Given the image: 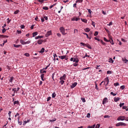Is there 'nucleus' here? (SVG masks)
I'll list each match as a JSON object with an SVG mask.
<instances>
[{"instance_id": "1", "label": "nucleus", "mask_w": 128, "mask_h": 128, "mask_svg": "<svg viewBox=\"0 0 128 128\" xmlns=\"http://www.w3.org/2000/svg\"><path fill=\"white\" fill-rule=\"evenodd\" d=\"M60 29L62 34L65 35L67 34V33L65 32V29L63 27H60Z\"/></svg>"}, {"instance_id": "2", "label": "nucleus", "mask_w": 128, "mask_h": 128, "mask_svg": "<svg viewBox=\"0 0 128 128\" xmlns=\"http://www.w3.org/2000/svg\"><path fill=\"white\" fill-rule=\"evenodd\" d=\"M73 62H75L76 63H78L79 62V60L77 56H75L74 58Z\"/></svg>"}, {"instance_id": "3", "label": "nucleus", "mask_w": 128, "mask_h": 128, "mask_svg": "<svg viewBox=\"0 0 128 128\" xmlns=\"http://www.w3.org/2000/svg\"><path fill=\"white\" fill-rule=\"evenodd\" d=\"M126 124L122 122H119L116 124V126H126Z\"/></svg>"}, {"instance_id": "4", "label": "nucleus", "mask_w": 128, "mask_h": 128, "mask_svg": "<svg viewBox=\"0 0 128 128\" xmlns=\"http://www.w3.org/2000/svg\"><path fill=\"white\" fill-rule=\"evenodd\" d=\"M80 19V18H78V17H77L76 16H74L71 19V20L73 21H77L78 20H79Z\"/></svg>"}, {"instance_id": "5", "label": "nucleus", "mask_w": 128, "mask_h": 128, "mask_svg": "<svg viewBox=\"0 0 128 128\" xmlns=\"http://www.w3.org/2000/svg\"><path fill=\"white\" fill-rule=\"evenodd\" d=\"M125 117L124 116H119L117 119L118 120H124V118Z\"/></svg>"}, {"instance_id": "6", "label": "nucleus", "mask_w": 128, "mask_h": 128, "mask_svg": "<svg viewBox=\"0 0 128 128\" xmlns=\"http://www.w3.org/2000/svg\"><path fill=\"white\" fill-rule=\"evenodd\" d=\"M105 30L108 34V36L110 39L112 40V37L110 34L109 31L107 29H105Z\"/></svg>"}, {"instance_id": "7", "label": "nucleus", "mask_w": 128, "mask_h": 128, "mask_svg": "<svg viewBox=\"0 0 128 128\" xmlns=\"http://www.w3.org/2000/svg\"><path fill=\"white\" fill-rule=\"evenodd\" d=\"M52 34V32L51 30H50L48 31L46 34L45 36L46 37H48L49 36Z\"/></svg>"}, {"instance_id": "8", "label": "nucleus", "mask_w": 128, "mask_h": 128, "mask_svg": "<svg viewBox=\"0 0 128 128\" xmlns=\"http://www.w3.org/2000/svg\"><path fill=\"white\" fill-rule=\"evenodd\" d=\"M66 75L65 74H64L63 76H61L60 78V80H65L66 79Z\"/></svg>"}, {"instance_id": "9", "label": "nucleus", "mask_w": 128, "mask_h": 128, "mask_svg": "<svg viewBox=\"0 0 128 128\" xmlns=\"http://www.w3.org/2000/svg\"><path fill=\"white\" fill-rule=\"evenodd\" d=\"M108 99L106 98H104L102 100V104H104L107 102Z\"/></svg>"}, {"instance_id": "10", "label": "nucleus", "mask_w": 128, "mask_h": 128, "mask_svg": "<svg viewBox=\"0 0 128 128\" xmlns=\"http://www.w3.org/2000/svg\"><path fill=\"white\" fill-rule=\"evenodd\" d=\"M77 83L76 82H75L72 84L71 86L70 87L71 88H74L77 85Z\"/></svg>"}, {"instance_id": "11", "label": "nucleus", "mask_w": 128, "mask_h": 128, "mask_svg": "<svg viewBox=\"0 0 128 128\" xmlns=\"http://www.w3.org/2000/svg\"><path fill=\"white\" fill-rule=\"evenodd\" d=\"M104 81V83H106V84H108L109 82V80L108 78H106L105 79Z\"/></svg>"}, {"instance_id": "12", "label": "nucleus", "mask_w": 128, "mask_h": 128, "mask_svg": "<svg viewBox=\"0 0 128 128\" xmlns=\"http://www.w3.org/2000/svg\"><path fill=\"white\" fill-rule=\"evenodd\" d=\"M19 89L20 88H18L17 89L16 88H14L12 89V91L14 92V93H15L16 92H17L19 90Z\"/></svg>"}, {"instance_id": "13", "label": "nucleus", "mask_w": 128, "mask_h": 128, "mask_svg": "<svg viewBox=\"0 0 128 128\" xmlns=\"http://www.w3.org/2000/svg\"><path fill=\"white\" fill-rule=\"evenodd\" d=\"M104 40L106 42H110L111 44H112L111 41V40H112V39L111 40L110 39V40H108L106 39V38L104 37Z\"/></svg>"}, {"instance_id": "14", "label": "nucleus", "mask_w": 128, "mask_h": 128, "mask_svg": "<svg viewBox=\"0 0 128 128\" xmlns=\"http://www.w3.org/2000/svg\"><path fill=\"white\" fill-rule=\"evenodd\" d=\"M43 40H38V44H40L42 43V42H43Z\"/></svg>"}, {"instance_id": "15", "label": "nucleus", "mask_w": 128, "mask_h": 128, "mask_svg": "<svg viewBox=\"0 0 128 128\" xmlns=\"http://www.w3.org/2000/svg\"><path fill=\"white\" fill-rule=\"evenodd\" d=\"M86 46L88 48L91 49L92 47L91 46L88 44H86Z\"/></svg>"}, {"instance_id": "16", "label": "nucleus", "mask_w": 128, "mask_h": 128, "mask_svg": "<svg viewBox=\"0 0 128 128\" xmlns=\"http://www.w3.org/2000/svg\"><path fill=\"white\" fill-rule=\"evenodd\" d=\"M44 74H42L41 75V78L42 80V81H44L45 79V78L44 79Z\"/></svg>"}, {"instance_id": "17", "label": "nucleus", "mask_w": 128, "mask_h": 128, "mask_svg": "<svg viewBox=\"0 0 128 128\" xmlns=\"http://www.w3.org/2000/svg\"><path fill=\"white\" fill-rule=\"evenodd\" d=\"M66 57V56H59V58H60L61 59H63L65 58Z\"/></svg>"}, {"instance_id": "18", "label": "nucleus", "mask_w": 128, "mask_h": 128, "mask_svg": "<svg viewBox=\"0 0 128 128\" xmlns=\"http://www.w3.org/2000/svg\"><path fill=\"white\" fill-rule=\"evenodd\" d=\"M84 30L86 32H88L90 31V30L89 28H86L84 29Z\"/></svg>"}, {"instance_id": "19", "label": "nucleus", "mask_w": 128, "mask_h": 128, "mask_svg": "<svg viewBox=\"0 0 128 128\" xmlns=\"http://www.w3.org/2000/svg\"><path fill=\"white\" fill-rule=\"evenodd\" d=\"M120 98H114V101L115 102H117L118 100H119Z\"/></svg>"}, {"instance_id": "20", "label": "nucleus", "mask_w": 128, "mask_h": 128, "mask_svg": "<svg viewBox=\"0 0 128 128\" xmlns=\"http://www.w3.org/2000/svg\"><path fill=\"white\" fill-rule=\"evenodd\" d=\"M82 34L84 35H86V37L88 38H89L90 40L91 39V37H88V36L87 34L85 33H84V32H83L82 33Z\"/></svg>"}, {"instance_id": "21", "label": "nucleus", "mask_w": 128, "mask_h": 128, "mask_svg": "<svg viewBox=\"0 0 128 128\" xmlns=\"http://www.w3.org/2000/svg\"><path fill=\"white\" fill-rule=\"evenodd\" d=\"M43 70V68L42 70H40V72L41 73H46V70Z\"/></svg>"}, {"instance_id": "22", "label": "nucleus", "mask_w": 128, "mask_h": 128, "mask_svg": "<svg viewBox=\"0 0 128 128\" xmlns=\"http://www.w3.org/2000/svg\"><path fill=\"white\" fill-rule=\"evenodd\" d=\"M42 38V36H36L35 37V38L36 39H37L39 38Z\"/></svg>"}, {"instance_id": "23", "label": "nucleus", "mask_w": 128, "mask_h": 128, "mask_svg": "<svg viewBox=\"0 0 128 128\" xmlns=\"http://www.w3.org/2000/svg\"><path fill=\"white\" fill-rule=\"evenodd\" d=\"M32 36L33 37H34L36 35H37L38 34V32H34L32 33Z\"/></svg>"}, {"instance_id": "24", "label": "nucleus", "mask_w": 128, "mask_h": 128, "mask_svg": "<svg viewBox=\"0 0 128 128\" xmlns=\"http://www.w3.org/2000/svg\"><path fill=\"white\" fill-rule=\"evenodd\" d=\"M19 104V102L18 101H15L14 102V105H15L16 104Z\"/></svg>"}, {"instance_id": "25", "label": "nucleus", "mask_w": 128, "mask_h": 128, "mask_svg": "<svg viewBox=\"0 0 128 128\" xmlns=\"http://www.w3.org/2000/svg\"><path fill=\"white\" fill-rule=\"evenodd\" d=\"M95 126V124H94L93 126H88L87 128H94Z\"/></svg>"}, {"instance_id": "26", "label": "nucleus", "mask_w": 128, "mask_h": 128, "mask_svg": "<svg viewBox=\"0 0 128 128\" xmlns=\"http://www.w3.org/2000/svg\"><path fill=\"white\" fill-rule=\"evenodd\" d=\"M44 48H42L41 50L39 51L40 53H43L44 52Z\"/></svg>"}, {"instance_id": "27", "label": "nucleus", "mask_w": 128, "mask_h": 128, "mask_svg": "<svg viewBox=\"0 0 128 128\" xmlns=\"http://www.w3.org/2000/svg\"><path fill=\"white\" fill-rule=\"evenodd\" d=\"M81 20L82 21L84 22L85 23H86L87 20L85 19H83L82 18H81Z\"/></svg>"}, {"instance_id": "28", "label": "nucleus", "mask_w": 128, "mask_h": 128, "mask_svg": "<svg viewBox=\"0 0 128 128\" xmlns=\"http://www.w3.org/2000/svg\"><path fill=\"white\" fill-rule=\"evenodd\" d=\"M64 82V81L63 80H60L59 82V83L61 85H62Z\"/></svg>"}, {"instance_id": "29", "label": "nucleus", "mask_w": 128, "mask_h": 128, "mask_svg": "<svg viewBox=\"0 0 128 128\" xmlns=\"http://www.w3.org/2000/svg\"><path fill=\"white\" fill-rule=\"evenodd\" d=\"M20 42L22 44H24L25 42H24L22 40H20Z\"/></svg>"}, {"instance_id": "30", "label": "nucleus", "mask_w": 128, "mask_h": 128, "mask_svg": "<svg viewBox=\"0 0 128 128\" xmlns=\"http://www.w3.org/2000/svg\"><path fill=\"white\" fill-rule=\"evenodd\" d=\"M14 79V77L13 76H12L10 78V79L9 80L10 82H12L13 81V80Z\"/></svg>"}, {"instance_id": "31", "label": "nucleus", "mask_w": 128, "mask_h": 128, "mask_svg": "<svg viewBox=\"0 0 128 128\" xmlns=\"http://www.w3.org/2000/svg\"><path fill=\"white\" fill-rule=\"evenodd\" d=\"M122 60L124 62V63H126L127 62H128V60L126 59H125L124 60V59L122 58Z\"/></svg>"}, {"instance_id": "32", "label": "nucleus", "mask_w": 128, "mask_h": 128, "mask_svg": "<svg viewBox=\"0 0 128 128\" xmlns=\"http://www.w3.org/2000/svg\"><path fill=\"white\" fill-rule=\"evenodd\" d=\"M56 120V119L55 118H54L52 120H50L49 121L50 122H54Z\"/></svg>"}, {"instance_id": "33", "label": "nucleus", "mask_w": 128, "mask_h": 128, "mask_svg": "<svg viewBox=\"0 0 128 128\" xmlns=\"http://www.w3.org/2000/svg\"><path fill=\"white\" fill-rule=\"evenodd\" d=\"M16 48H18L20 46V45H16L15 44H14L13 45Z\"/></svg>"}, {"instance_id": "34", "label": "nucleus", "mask_w": 128, "mask_h": 128, "mask_svg": "<svg viewBox=\"0 0 128 128\" xmlns=\"http://www.w3.org/2000/svg\"><path fill=\"white\" fill-rule=\"evenodd\" d=\"M56 96V94L55 93V92H54L52 94V98H54Z\"/></svg>"}, {"instance_id": "35", "label": "nucleus", "mask_w": 128, "mask_h": 128, "mask_svg": "<svg viewBox=\"0 0 128 128\" xmlns=\"http://www.w3.org/2000/svg\"><path fill=\"white\" fill-rule=\"evenodd\" d=\"M7 42V40H5L4 41V42L3 43V45L2 46V44H0V45L1 46H3L4 45V44L6 43Z\"/></svg>"}, {"instance_id": "36", "label": "nucleus", "mask_w": 128, "mask_h": 128, "mask_svg": "<svg viewBox=\"0 0 128 128\" xmlns=\"http://www.w3.org/2000/svg\"><path fill=\"white\" fill-rule=\"evenodd\" d=\"M81 46H86V44H85L83 42H81L80 43Z\"/></svg>"}, {"instance_id": "37", "label": "nucleus", "mask_w": 128, "mask_h": 128, "mask_svg": "<svg viewBox=\"0 0 128 128\" xmlns=\"http://www.w3.org/2000/svg\"><path fill=\"white\" fill-rule=\"evenodd\" d=\"M42 8L45 10H47L48 9V8L46 6H44Z\"/></svg>"}, {"instance_id": "38", "label": "nucleus", "mask_w": 128, "mask_h": 128, "mask_svg": "<svg viewBox=\"0 0 128 128\" xmlns=\"http://www.w3.org/2000/svg\"><path fill=\"white\" fill-rule=\"evenodd\" d=\"M119 85V84L118 82H116V83H114V86H118Z\"/></svg>"}, {"instance_id": "39", "label": "nucleus", "mask_w": 128, "mask_h": 128, "mask_svg": "<svg viewBox=\"0 0 128 128\" xmlns=\"http://www.w3.org/2000/svg\"><path fill=\"white\" fill-rule=\"evenodd\" d=\"M24 55L28 57L29 56L30 54H29L28 53H25L24 54Z\"/></svg>"}, {"instance_id": "40", "label": "nucleus", "mask_w": 128, "mask_h": 128, "mask_svg": "<svg viewBox=\"0 0 128 128\" xmlns=\"http://www.w3.org/2000/svg\"><path fill=\"white\" fill-rule=\"evenodd\" d=\"M18 124H19L20 125H21L22 124V122L19 121V119L18 118Z\"/></svg>"}, {"instance_id": "41", "label": "nucleus", "mask_w": 128, "mask_h": 128, "mask_svg": "<svg viewBox=\"0 0 128 128\" xmlns=\"http://www.w3.org/2000/svg\"><path fill=\"white\" fill-rule=\"evenodd\" d=\"M125 88V86L124 85H123L121 86L120 87V89H121L122 90H123L124 88Z\"/></svg>"}, {"instance_id": "42", "label": "nucleus", "mask_w": 128, "mask_h": 128, "mask_svg": "<svg viewBox=\"0 0 128 128\" xmlns=\"http://www.w3.org/2000/svg\"><path fill=\"white\" fill-rule=\"evenodd\" d=\"M30 42V40L26 42H25L24 43V44H29Z\"/></svg>"}, {"instance_id": "43", "label": "nucleus", "mask_w": 128, "mask_h": 128, "mask_svg": "<svg viewBox=\"0 0 128 128\" xmlns=\"http://www.w3.org/2000/svg\"><path fill=\"white\" fill-rule=\"evenodd\" d=\"M19 12V10H16L14 12V14H17Z\"/></svg>"}, {"instance_id": "44", "label": "nucleus", "mask_w": 128, "mask_h": 128, "mask_svg": "<svg viewBox=\"0 0 128 128\" xmlns=\"http://www.w3.org/2000/svg\"><path fill=\"white\" fill-rule=\"evenodd\" d=\"M100 124H98L96 126L95 128H99L100 127Z\"/></svg>"}, {"instance_id": "45", "label": "nucleus", "mask_w": 128, "mask_h": 128, "mask_svg": "<svg viewBox=\"0 0 128 128\" xmlns=\"http://www.w3.org/2000/svg\"><path fill=\"white\" fill-rule=\"evenodd\" d=\"M98 32H97V31H96L95 32L94 34V36H97V35H98Z\"/></svg>"}, {"instance_id": "46", "label": "nucleus", "mask_w": 128, "mask_h": 128, "mask_svg": "<svg viewBox=\"0 0 128 128\" xmlns=\"http://www.w3.org/2000/svg\"><path fill=\"white\" fill-rule=\"evenodd\" d=\"M100 66V65H96L95 68L96 69H100V68H98V67Z\"/></svg>"}, {"instance_id": "47", "label": "nucleus", "mask_w": 128, "mask_h": 128, "mask_svg": "<svg viewBox=\"0 0 128 128\" xmlns=\"http://www.w3.org/2000/svg\"><path fill=\"white\" fill-rule=\"evenodd\" d=\"M124 104V103H120L119 105L120 107H121Z\"/></svg>"}, {"instance_id": "48", "label": "nucleus", "mask_w": 128, "mask_h": 128, "mask_svg": "<svg viewBox=\"0 0 128 128\" xmlns=\"http://www.w3.org/2000/svg\"><path fill=\"white\" fill-rule=\"evenodd\" d=\"M35 20H36L38 21H40V20L38 19L37 16H36V17L35 18Z\"/></svg>"}, {"instance_id": "49", "label": "nucleus", "mask_w": 128, "mask_h": 128, "mask_svg": "<svg viewBox=\"0 0 128 128\" xmlns=\"http://www.w3.org/2000/svg\"><path fill=\"white\" fill-rule=\"evenodd\" d=\"M50 65V64H49L45 68H43V70H46Z\"/></svg>"}, {"instance_id": "50", "label": "nucleus", "mask_w": 128, "mask_h": 128, "mask_svg": "<svg viewBox=\"0 0 128 128\" xmlns=\"http://www.w3.org/2000/svg\"><path fill=\"white\" fill-rule=\"evenodd\" d=\"M81 99V100H82V102H86V100H85V98H82Z\"/></svg>"}, {"instance_id": "51", "label": "nucleus", "mask_w": 128, "mask_h": 128, "mask_svg": "<svg viewBox=\"0 0 128 128\" xmlns=\"http://www.w3.org/2000/svg\"><path fill=\"white\" fill-rule=\"evenodd\" d=\"M43 17L44 18L45 20H48V17L46 16H43Z\"/></svg>"}, {"instance_id": "52", "label": "nucleus", "mask_w": 128, "mask_h": 128, "mask_svg": "<svg viewBox=\"0 0 128 128\" xmlns=\"http://www.w3.org/2000/svg\"><path fill=\"white\" fill-rule=\"evenodd\" d=\"M90 116V113H88L87 114L86 116V117L87 118H89Z\"/></svg>"}, {"instance_id": "53", "label": "nucleus", "mask_w": 128, "mask_h": 128, "mask_svg": "<svg viewBox=\"0 0 128 128\" xmlns=\"http://www.w3.org/2000/svg\"><path fill=\"white\" fill-rule=\"evenodd\" d=\"M107 73L108 74H111L112 73V72L110 71H108L107 72Z\"/></svg>"}, {"instance_id": "54", "label": "nucleus", "mask_w": 128, "mask_h": 128, "mask_svg": "<svg viewBox=\"0 0 128 128\" xmlns=\"http://www.w3.org/2000/svg\"><path fill=\"white\" fill-rule=\"evenodd\" d=\"M6 30L5 28H3L2 30V33H4V32L6 31Z\"/></svg>"}, {"instance_id": "55", "label": "nucleus", "mask_w": 128, "mask_h": 128, "mask_svg": "<svg viewBox=\"0 0 128 128\" xmlns=\"http://www.w3.org/2000/svg\"><path fill=\"white\" fill-rule=\"evenodd\" d=\"M87 10L88 11V12L90 14H91L92 12L91 11V10L90 9H87Z\"/></svg>"}, {"instance_id": "56", "label": "nucleus", "mask_w": 128, "mask_h": 128, "mask_svg": "<svg viewBox=\"0 0 128 128\" xmlns=\"http://www.w3.org/2000/svg\"><path fill=\"white\" fill-rule=\"evenodd\" d=\"M94 38L96 40H97L98 42L100 41V40L99 39L97 38L96 37H95Z\"/></svg>"}, {"instance_id": "57", "label": "nucleus", "mask_w": 128, "mask_h": 128, "mask_svg": "<svg viewBox=\"0 0 128 128\" xmlns=\"http://www.w3.org/2000/svg\"><path fill=\"white\" fill-rule=\"evenodd\" d=\"M11 111H9L8 113V114L9 116V117H10L11 116Z\"/></svg>"}, {"instance_id": "58", "label": "nucleus", "mask_w": 128, "mask_h": 128, "mask_svg": "<svg viewBox=\"0 0 128 128\" xmlns=\"http://www.w3.org/2000/svg\"><path fill=\"white\" fill-rule=\"evenodd\" d=\"M95 23L93 21H92V25H93L94 27H95Z\"/></svg>"}, {"instance_id": "59", "label": "nucleus", "mask_w": 128, "mask_h": 128, "mask_svg": "<svg viewBox=\"0 0 128 128\" xmlns=\"http://www.w3.org/2000/svg\"><path fill=\"white\" fill-rule=\"evenodd\" d=\"M2 36L4 38H8V36L3 35H2Z\"/></svg>"}, {"instance_id": "60", "label": "nucleus", "mask_w": 128, "mask_h": 128, "mask_svg": "<svg viewBox=\"0 0 128 128\" xmlns=\"http://www.w3.org/2000/svg\"><path fill=\"white\" fill-rule=\"evenodd\" d=\"M78 65V64L77 63H75L73 64V66H76Z\"/></svg>"}, {"instance_id": "61", "label": "nucleus", "mask_w": 128, "mask_h": 128, "mask_svg": "<svg viewBox=\"0 0 128 128\" xmlns=\"http://www.w3.org/2000/svg\"><path fill=\"white\" fill-rule=\"evenodd\" d=\"M86 57H90L89 56L87 55V54H86V55L84 56L83 57V58H85Z\"/></svg>"}, {"instance_id": "62", "label": "nucleus", "mask_w": 128, "mask_h": 128, "mask_svg": "<svg viewBox=\"0 0 128 128\" xmlns=\"http://www.w3.org/2000/svg\"><path fill=\"white\" fill-rule=\"evenodd\" d=\"M110 117V116H109L108 115H105V116H104V118H109Z\"/></svg>"}, {"instance_id": "63", "label": "nucleus", "mask_w": 128, "mask_h": 128, "mask_svg": "<svg viewBox=\"0 0 128 128\" xmlns=\"http://www.w3.org/2000/svg\"><path fill=\"white\" fill-rule=\"evenodd\" d=\"M51 99V97H48L47 99V101H48Z\"/></svg>"}, {"instance_id": "64", "label": "nucleus", "mask_w": 128, "mask_h": 128, "mask_svg": "<svg viewBox=\"0 0 128 128\" xmlns=\"http://www.w3.org/2000/svg\"><path fill=\"white\" fill-rule=\"evenodd\" d=\"M27 123V122L26 121H24V122L23 123V125H24Z\"/></svg>"}]
</instances>
